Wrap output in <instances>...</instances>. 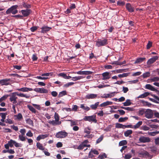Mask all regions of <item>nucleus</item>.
Listing matches in <instances>:
<instances>
[{
	"label": "nucleus",
	"mask_w": 159,
	"mask_h": 159,
	"mask_svg": "<svg viewBox=\"0 0 159 159\" xmlns=\"http://www.w3.org/2000/svg\"><path fill=\"white\" fill-rule=\"evenodd\" d=\"M55 120H49L48 121L49 124L52 125L53 126L59 125L61 124V121L59 120L60 117L58 114L55 112L54 115Z\"/></svg>",
	"instance_id": "1"
},
{
	"label": "nucleus",
	"mask_w": 159,
	"mask_h": 159,
	"mask_svg": "<svg viewBox=\"0 0 159 159\" xmlns=\"http://www.w3.org/2000/svg\"><path fill=\"white\" fill-rule=\"evenodd\" d=\"M18 7L17 5H15L11 6L8 8L6 11L7 14L12 13V14H15L18 13V11L17 8Z\"/></svg>",
	"instance_id": "2"
},
{
	"label": "nucleus",
	"mask_w": 159,
	"mask_h": 159,
	"mask_svg": "<svg viewBox=\"0 0 159 159\" xmlns=\"http://www.w3.org/2000/svg\"><path fill=\"white\" fill-rule=\"evenodd\" d=\"M85 121H88L90 122H93L96 123L97 120L96 119V116L93 115L91 116H85L83 119Z\"/></svg>",
	"instance_id": "3"
},
{
	"label": "nucleus",
	"mask_w": 159,
	"mask_h": 159,
	"mask_svg": "<svg viewBox=\"0 0 159 159\" xmlns=\"http://www.w3.org/2000/svg\"><path fill=\"white\" fill-rule=\"evenodd\" d=\"M139 155L140 157H145L149 159H151L152 157V156L147 152L143 150H142L139 152Z\"/></svg>",
	"instance_id": "4"
},
{
	"label": "nucleus",
	"mask_w": 159,
	"mask_h": 159,
	"mask_svg": "<svg viewBox=\"0 0 159 159\" xmlns=\"http://www.w3.org/2000/svg\"><path fill=\"white\" fill-rule=\"evenodd\" d=\"M107 40L105 39H98L96 41V46L98 47L105 46L107 44Z\"/></svg>",
	"instance_id": "5"
},
{
	"label": "nucleus",
	"mask_w": 159,
	"mask_h": 159,
	"mask_svg": "<svg viewBox=\"0 0 159 159\" xmlns=\"http://www.w3.org/2000/svg\"><path fill=\"white\" fill-rule=\"evenodd\" d=\"M68 133L65 131H61L57 133L56 136L58 138H63L66 137L68 135Z\"/></svg>",
	"instance_id": "6"
},
{
	"label": "nucleus",
	"mask_w": 159,
	"mask_h": 159,
	"mask_svg": "<svg viewBox=\"0 0 159 159\" xmlns=\"http://www.w3.org/2000/svg\"><path fill=\"white\" fill-rule=\"evenodd\" d=\"M145 116L148 119L152 118L153 116V112L151 109H147L145 111Z\"/></svg>",
	"instance_id": "7"
},
{
	"label": "nucleus",
	"mask_w": 159,
	"mask_h": 159,
	"mask_svg": "<svg viewBox=\"0 0 159 159\" xmlns=\"http://www.w3.org/2000/svg\"><path fill=\"white\" fill-rule=\"evenodd\" d=\"M139 141L141 143H148L150 142V140L149 138L143 136L140 137L139 139Z\"/></svg>",
	"instance_id": "8"
},
{
	"label": "nucleus",
	"mask_w": 159,
	"mask_h": 159,
	"mask_svg": "<svg viewBox=\"0 0 159 159\" xmlns=\"http://www.w3.org/2000/svg\"><path fill=\"white\" fill-rule=\"evenodd\" d=\"M103 78L102 80H108L111 78V75L110 73L108 72H105L103 73L102 74Z\"/></svg>",
	"instance_id": "9"
},
{
	"label": "nucleus",
	"mask_w": 159,
	"mask_h": 159,
	"mask_svg": "<svg viewBox=\"0 0 159 159\" xmlns=\"http://www.w3.org/2000/svg\"><path fill=\"white\" fill-rule=\"evenodd\" d=\"M158 57L157 56H154L152 58L148 60L147 62L148 65H150L154 62L158 58Z\"/></svg>",
	"instance_id": "10"
},
{
	"label": "nucleus",
	"mask_w": 159,
	"mask_h": 159,
	"mask_svg": "<svg viewBox=\"0 0 159 159\" xmlns=\"http://www.w3.org/2000/svg\"><path fill=\"white\" fill-rule=\"evenodd\" d=\"M93 154L95 155H98L99 153L95 149H91L89 153V158H92L93 157Z\"/></svg>",
	"instance_id": "11"
},
{
	"label": "nucleus",
	"mask_w": 159,
	"mask_h": 159,
	"mask_svg": "<svg viewBox=\"0 0 159 159\" xmlns=\"http://www.w3.org/2000/svg\"><path fill=\"white\" fill-rule=\"evenodd\" d=\"M21 13L23 14V16L25 17L29 15L31 12L30 9L23 10L20 11Z\"/></svg>",
	"instance_id": "12"
},
{
	"label": "nucleus",
	"mask_w": 159,
	"mask_h": 159,
	"mask_svg": "<svg viewBox=\"0 0 159 159\" xmlns=\"http://www.w3.org/2000/svg\"><path fill=\"white\" fill-rule=\"evenodd\" d=\"M10 79H3L0 80V84L2 85H7L9 84V81Z\"/></svg>",
	"instance_id": "13"
},
{
	"label": "nucleus",
	"mask_w": 159,
	"mask_h": 159,
	"mask_svg": "<svg viewBox=\"0 0 159 159\" xmlns=\"http://www.w3.org/2000/svg\"><path fill=\"white\" fill-rule=\"evenodd\" d=\"M17 90L18 91L23 92H27L29 91H31L33 90V89L27 87H23L20 89H17Z\"/></svg>",
	"instance_id": "14"
},
{
	"label": "nucleus",
	"mask_w": 159,
	"mask_h": 159,
	"mask_svg": "<svg viewBox=\"0 0 159 159\" xmlns=\"http://www.w3.org/2000/svg\"><path fill=\"white\" fill-rule=\"evenodd\" d=\"M41 29V32L44 33L49 31L51 29V28L45 26L42 27Z\"/></svg>",
	"instance_id": "15"
},
{
	"label": "nucleus",
	"mask_w": 159,
	"mask_h": 159,
	"mask_svg": "<svg viewBox=\"0 0 159 159\" xmlns=\"http://www.w3.org/2000/svg\"><path fill=\"white\" fill-rule=\"evenodd\" d=\"M97 96V94L93 93L88 94L86 95L85 98L88 99H94L96 98Z\"/></svg>",
	"instance_id": "16"
},
{
	"label": "nucleus",
	"mask_w": 159,
	"mask_h": 159,
	"mask_svg": "<svg viewBox=\"0 0 159 159\" xmlns=\"http://www.w3.org/2000/svg\"><path fill=\"white\" fill-rule=\"evenodd\" d=\"M126 7L127 10L130 12H133L134 11V8L129 3H127L126 5Z\"/></svg>",
	"instance_id": "17"
},
{
	"label": "nucleus",
	"mask_w": 159,
	"mask_h": 159,
	"mask_svg": "<svg viewBox=\"0 0 159 159\" xmlns=\"http://www.w3.org/2000/svg\"><path fill=\"white\" fill-rule=\"evenodd\" d=\"M48 136V135L46 134L40 135L37 137L36 140L39 141L40 139H44Z\"/></svg>",
	"instance_id": "18"
},
{
	"label": "nucleus",
	"mask_w": 159,
	"mask_h": 159,
	"mask_svg": "<svg viewBox=\"0 0 159 159\" xmlns=\"http://www.w3.org/2000/svg\"><path fill=\"white\" fill-rule=\"evenodd\" d=\"M116 93H117L116 92H112L110 93L106 94L103 97H102L105 98H111V97L113 96Z\"/></svg>",
	"instance_id": "19"
},
{
	"label": "nucleus",
	"mask_w": 159,
	"mask_h": 159,
	"mask_svg": "<svg viewBox=\"0 0 159 159\" xmlns=\"http://www.w3.org/2000/svg\"><path fill=\"white\" fill-rule=\"evenodd\" d=\"M14 118L15 120H20L23 118V116L21 113H19L17 115H14Z\"/></svg>",
	"instance_id": "20"
},
{
	"label": "nucleus",
	"mask_w": 159,
	"mask_h": 159,
	"mask_svg": "<svg viewBox=\"0 0 159 159\" xmlns=\"http://www.w3.org/2000/svg\"><path fill=\"white\" fill-rule=\"evenodd\" d=\"M16 93L15 92L11 94V95L10 96V100L11 102L14 101L17 98V97L16 96Z\"/></svg>",
	"instance_id": "21"
},
{
	"label": "nucleus",
	"mask_w": 159,
	"mask_h": 159,
	"mask_svg": "<svg viewBox=\"0 0 159 159\" xmlns=\"http://www.w3.org/2000/svg\"><path fill=\"white\" fill-rule=\"evenodd\" d=\"M15 93H16V95L20 97H25L27 98H29L30 97V95H26V94H23V93H18L17 92Z\"/></svg>",
	"instance_id": "22"
},
{
	"label": "nucleus",
	"mask_w": 159,
	"mask_h": 159,
	"mask_svg": "<svg viewBox=\"0 0 159 159\" xmlns=\"http://www.w3.org/2000/svg\"><path fill=\"white\" fill-rule=\"evenodd\" d=\"M113 102L110 101H107L104 102L100 105V106L101 107H104L107 105H112Z\"/></svg>",
	"instance_id": "23"
},
{
	"label": "nucleus",
	"mask_w": 159,
	"mask_h": 159,
	"mask_svg": "<svg viewBox=\"0 0 159 159\" xmlns=\"http://www.w3.org/2000/svg\"><path fill=\"white\" fill-rule=\"evenodd\" d=\"M85 77L82 76H78L73 77L72 78L71 80L73 81H76L80 80L81 79L84 78Z\"/></svg>",
	"instance_id": "24"
},
{
	"label": "nucleus",
	"mask_w": 159,
	"mask_h": 159,
	"mask_svg": "<svg viewBox=\"0 0 159 159\" xmlns=\"http://www.w3.org/2000/svg\"><path fill=\"white\" fill-rule=\"evenodd\" d=\"M27 107L29 110L32 112L34 113H36V111L33 107L30 105H28Z\"/></svg>",
	"instance_id": "25"
},
{
	"label": "nucleus",
	"mask_w": 159,
	"mask_h": 159,
	"mask_svg": "<svg viewBox=\"0 0 159 159\" xmlns=\"http://www.w3.org/2000/svg\"><path fill=\"white\" fill-rule=\"evenodd\" d=\"M142 121H139L135 125H133L134 129H136L139 128V127L142 125Z\"/></svg>",
	"instance_id": "26"
},
{
	"label": "nucleus",
	"mask_w": 159,
	"mask_h": 159,
	"mask_svg": "<svg viewBox=\"0 0 159 159\" xmlns=\"http://www.w3.org/2000/svg\"><path fill=\"white\" fill-rule=\"evenodd\" d=\"M80 107L82 109L85 110L86 111H88L90 109L89 107L85 106V105L84 104H80Z\"/></svg>",
	"instance_id": "27"
},
{
	"label": "nucleus",
	"mask_w": 159,
	"mask_h": 159,
	"mask_svg": "<svg viewBox=\"0 0 159 159\" xmlns=\"http://www.w3.org/2000/svg\"><path fill=\"white\" fill-rule=\"evenodd\" d=\"M149 94V93L148 92H145L144 93H143L140 95L138 97V98H143L147 96H148Z\"/></svg>",
	"instance_id": "28"
},
{
	"label": "nucleus",
	"mask_w": 159,
	"mask_h": 159,
	"mask_svg": "<svg viewBox=\"0 0 159 159\" xmlns=\"http://www.w3.org/2000/svg\"><path fill=\"white\" fill-rule=\"evenodd\" d=\"M36 146L37 148L40 150H44V147L43 146L42 144L40 143H37L36 144Z\"/></svg>",
	"instance_id": "29"
},
{
	"label": "nucleus",
	"mask_w": 159,
	"mask_h": 159,
	"mask_svg": "<svg viewBox=\"0 0 159 159\" xmlns=\"http://www.w3.org/2000/svg\"><path fill=\"white\" fill-rule=\"evenodd\" d=\"M145 88L152 91H154L155 90V88L152 86L150 84H146L145 85Z\"/></svg>",
	"instance_id": "30"
},
{
	"label": "nucleus",
	"mask_w": 159,
	"mask_h": 159,
	"mask_svg": "<svg viewBox=\"0 0 159 159\" xmlns=\"http://www.w3.org/2000/svg\"><path fill=\"white\" fill-rule=\"evenodd\" d=\"M67 94V92L66 91L64 90L60 92L58 95V97L60 98L63 96H65Z\"/></svg>",
	"instance_id": "31"
},
{
	"label": "nucleus",
	"mask_w": 159,
	"mask_h": 159,
	"mask_svg": "<svg viewBox=\"0 0 159 159\" xmlns=\"http://www.w3.org/2000/svg\"><path fill=\"white\" fill-rule=\"evenodd\" d=\"M1 114H2L1 116L2 119H1L0 120L2 122H4L7 114L6 113H1Z\"/></svg>",
	"instance_id": "32"
},
{
	"label": "nucleus",
	"mask_w": 159,
	"mask_h": 159,
	"mask_svg": "<svg viewBox=\"0 0 159 159\" xmlns=\"http://www.w3.org/2000/svg\"><path fill=\"white\" fill-rule=\"evenodd\" d=\"M116 127L117 128H125V125H123L122 124L117 123L116 124Z\"/></svg>",
	"instance_id": "33"
},
{
	"label": "nucleus",
	"mask_w": 159,
	"mask_h": 159,
	"mask_svg": "<svg viewBox=\"0 0 159 159\" xmlns=\"http://www.w3.org/2000/svg\"><path fill=\"white\" fill-rule=\"evenodd\" d=\"M123 105L125 106H130L132 103L130 102V100L129 99H127L126 101L123 103Z\"/></svg>",
	"instance_id": "34"
},
{
	"label": "nucleus",
	"mask_w": 159,
	"mask_h": 159,
	"mask_svg": "<svg viewBox=\"0 0 159 159\" xmlns=\"http://www.w3.org/2000/svg\"><path fill=\"white\" fill-rule=\"evenodd\" d=\"M132 133L131 130H128L124 132V135L126 137H128Z\"/></svg>",
	"instance_id": "35"
},
{
	"label": "nucleus",
	"mask_w": 159,
	"mask_h": 159,
	"mask_svg": "<svg viewBox=\"0 0 159 159\" xmlns=\"http://www.w3.org/2000/svg\"><path fill=\"white\" fill-rule=\"evenodd\" d=\"M99 102H97L94 104L90 106V107L93 110L96 109L99 105Z\"/></svg>",
	"instance_id": "36"
},
{
	"label": "nucleus",
	"mask_w": 159,
	"mask_h": 159,
	"mask_svg": "<svg viewBox=\"0 0 159 159\" xmlns=\"http://www.w3.org/2000/svg\"><path fill=\"white\" fill-rule=\"evenodd\" d=\"M25 135H19L18 136L19 139L22 141H24L25 140L26 138L24 136Z\"/></svg>",
	"instance_id": "37"
},
{
	"label": "nucleus",
	"mask_w": 159,
	"mask_h": 159,
	"mask_svg": "<svg viewBox=\"0 0 159 159\" xmlns=\"http://www.w3.org/2000/svg\"><path fill=\"white\" fill-rule=\"evenodd\" d=\"M129 74V73H124L122 74H119L118 75V77L120 78H123L125 77H126L128 76Z\"/></svg>",
	"instance_id": "38"
},
{
	"label": "nucleus",
	"mask_w": 159,
	"mask_h": 159,
	"mask_svg": "<svg viewBox=\"0 0 159 159\" xmlns=\"http://www.w3.org/2000/svg\"><path fill=\"white\" fill-rule=\"evenodd\" d=\"M15 141L12 139H11L8 142V144L9 145V147L11 148H12L13 146L14 145Z\"/></svg>",
	"instance_id": "39"
},
{
	"label": "nucleus",
	"mask_w": 159,
	"mask_h": 159,
	"mask_svg": "<svg viewBox=\"0 0 159 159\" xmlns=\"http://www.w3.org/2000/svg\"><path fill=\"white\" fill-rule=\"evenodd\" d=\"M159 134V131H154L152 132H148V134L149 135L152 136H154L156 134Z\"/></svg>",
	"instance_id": "40"
},
{
	"label": "nucleus",
	"mask_w": 159,
	"mask_h": 159,
	"mask_svg": "<svg viewBox=\"0 0 159 159\" xmlns=\"http://www.w3.org/2000/svg\"><path fill=\"white\" fill-rule=\"evenodd\" d=\"M26 123L30 125H33V121L30 119L28 118L26 120Z\"/></svg>",
	"instance_id": "41"
},
{
	"label": "nucleus",
	"mask_w": 159,
	"mask_h": 159,
	"mask_svg": "<svg viewBox=\"0 0 159 159\" xmlns=\"http://www.w3.org/2000/svg\"><path fill=\"white\" fill-rule=\"evenodd\" d=\"M48 92V90L47 89L44 88H42L40 89V93H47Z\"/></svg>",
	"instance_id": "42"
},
{
	"label": "nucleus",
	"mask_w": 159,
	"mask_h": 159,
	"mask_svg": "<svg viewBox=\"0 0 159 159\" xmlns=\"http://www.w3.org/2000/svg\"><path fill=\"white\" fill-rule=\"evenodd\" d=\"M90 130L91 129L89 127H87L84 128V132L85 133L89 134L90 133Z\"/></svg>",
	"instance_id": "43"
},
{
	"label": "nucleus",
	"mask_w": 159,
	"mask_h": 159,
	"mask_svg": "<svg viewBox=\"0 0 159 159\" xmlns=\"http://www.w3.org/2000/svg\"><path fill=\"white\" fill-rule=\"evenodd\" d=\"M127 142L126 140H122L119 143V146H122L127 144Z\"/></svg>",
	"instance_id": "44"
},
{
	"label": "nucleus",
	"mask_w": 159,
	"mask_h": 159,
	"mask_svg": "<svg viewBox=\"0 0 159 159\" xmlns=\"http://www.w3.org/2000/svg\"><path fill=\"white\" fill-rule=\"evenodd\" d=\"M145 59V58H142L137 59L135 62V63H141Z\"/></svg>",
	"instance_id": "45"
},
{
	"label": "nucleus",
	"mask_w": 159,
	"mask_h": 159,
	"mask_svg": "<svg viewBox=\"0 0 159 159\" xmlns=\"http://www.w3.org/2000/svg\"><path fill=\"white\" fill-rule=\"evenodd\" d=\"M84 147H85V144H83V143H82L78 146L77 149L79 150H82L83 149Z\"/></svg>",
	"instance_id": "46"
},
{
	"label": "nucleus",
	"mask_w": 159,
	"mask_h": 159,
	"mask_svg": "<svg viewBox=\"0 0 159 159\" xmlns=\"http://www.w3.org/2000/svg\"><path fill=\"white\" fill-rule=\"evenodd\" d=\"M75 84V83L74 82H69L67 83L64 84V87H68L72 85Z\"/></svg>",
	"instance_id": "47"
},
{
	"label": "nucleus",
	"mask_w": 159,
	"mask_h": 159,
	"mask_svg": "<svg viewBox=\"0 0 159 159\" xmlns=\"http://www.w3.org/2000/svg\"><path fill=\"white\" fill-rule=\"evenodd\" d=\"M23 7L29 8L30 7V5L27 4L25 2H23L21 5V8H22Z\"/></svg>",
	"instance_id": "48"
},
{
	"label": "nucleus",
	"mask_w": 159,
	"mask_h": 159,
	"mask_svg": "<svg viewBox=\"0 0 159 159\" xmlns=\"http://www.w3.org/2000/svg\"><path fill=\"white\" fill-rule=\"evenodd\" d=\"M32 105L35 107L36 109L39 110H40L41 109V107L40 105H38L35 104H32Z\"/></svg>",
	"instance_id": "49"
},
{
	"label": "nucleus",
	"mask_w": 159,
	"mask_h": 159,
	"mask_svg": "<svg viewBox=\"0 0 159 159\" xmlns=\"http://www.w3.org/2000/svg\"><path fill=\"white\" fill-rule=\"evenodd\" d=\"M128 118L127 117H125L124 118L120 117V118L118 120V121L119 122H123L125 121L126 120L128 119Z\"/></svg>",
	"instance_id": "50"
},
{
	"label": "nucleus",
	"mask_w": 159,
	"mask_h": 159,
	"mask_svg": "<svg viewBox=\"0 0 159 159\" xmlns=\"http://www.w3.org/2000/svg\"><path fill=\"white\" fill-rule=\"evenodd\" d=\"M8 96L9 95H4L0 98V100L2 102L5 100Z\"/></svg>",
	"instance_id": "51"
},
{
	"label": "nucleus",
	"mask_w": 159,
	"mask_h": 159,
	"mask_svg": "<svg viewBox=\"0 0 159 159\" xmlns=\"http://www.w3.org/2000/svg\"><path fill=\"white\" fill-rule=\"evenodd\" d=\"M14 145L16 148L21 147L22 146V144L21 143H18L15 141Z\"/></svg>",
	"instance_id": "52"
},
{
	"label": "nucleus",
	"mask_w": 159,
	"mask_h": 159,
	"mask_svg": "<svg viewBox=\"0 0 159 159\" xmlns=\"http://www.w3.org/2000/svg\"><path fill=\"white\" fill-rule=\"evenodd\" d=\"M150 75V73L149 72H146L143 74V77L144 78H145L149 77Z\"/></svg>",
	"instance_id": "53"
},
{
	"label": "nucleus",
	"mask_w": 159,
	"mask_h": 159,
	"mask_svg": "<svg viewBox=\"0 0 159 159\" xmlns=\"http://www.w3.org/2000/svg\"><path fill=\"white\" fill-rule=\"evenodd\" d=\"M145 111L144 109L140 110L139 112V115L140 116H142L144 113L145 114Z\"/></svg>",
	"instance_id": "54"
},
{
	"label": "nucleus",
	"mask_w": 159,
	"mask_h": 159,
	"mask_svg": "<svg viewBox=\"0 0 159 159\" xmlns=\"http://www.w3.org/2000/svg\"><path fill=\"white\" fill-rule=\"evenodd\" d=\"M149 129V128L146 125H143L141 127V129L144 131L148 130Z\"/></svg>",
	"instance_id": "55"
},
{
	"label": "nucleus",
	"mask_w": 159,
	"mask_h": 159,
	"mask_svg": "<svg viewBox=\"0 0 159 159\" xmlns=\"http://www.w3.org/2000/svg\"><path fill=\"white\" fill-rule=\"evenodd\" d=\"M36 78L41 80H46L48 79V77H42L40 76H37L35 77Z\"/></svg>",
	"instance_id": "56"
},
{
	"label": "nucleus",
	"mask_w": 159,
	"mask_h": 159,
	"mask_svg": "<svg viewBox=\"0 0 159 159\" xmlns=\"http://www.w3.org/2000/svg\"><path fill=\"white\" fill-rule=\"evenodd\" d=\"M132 157V155L130 153L125 154L124 158L125 159H129Z\"/></svg>",
	"instance_id": "57"
},
{
	"label": "nucleus",
	"mask_w": 159,
	"mask_h": 159,
	"mask_svg": "<svg viewBox=\"0 0 159 159\" xmlns=\"http://www.w3.org/2000/svg\"><path fill=\"white\" fill-rule=\"evenodd\" d=\"M138 81L139 80L138 79H136L133 80L129 81L128 82L130 84H132L137 83L138 82Z\"/></svg>",
	"instance_id": "58"
},
{
	"label": "nucleus",
	"mask_w": 159,
	"mask_h": 159,
	"mask_svg": "<svg viewBox=\"0 0 159 159\" xmlns=\"http://www.w3.org/2000/svg\"><path fill=\"white\" fill-rule=\"evenodd\" d=\"M58 75L60 76H61L64 78L66 79L67 75H66L64 73H60Z\"/></svg>",
	"instance_id": "59"
},
{
	"label": "nucleus",
	"mask_w": 159,
	"mask_h": 159,
	"mask_svg": "<svg viewBox=\"0 0 159 159\" xmlns=\"http://www.w3.org/2000/svg\"><path fill=\"white\" fill-rule=\"evenodd\" d=\"M152 43L150 41H148V43L147 44V49H149L152 46Z\"/></svg>",
	"instance_id": "60"
},
{
	"label": "nucleus",
	"mask_w": 159,
	"mask_h": 159,
	"mask_svg": "<svg viewBox=\"0 0 159 159\" xmlns=\"http://www.w3.org/2000/svg\"><path fill=\"white\" fill-rule=\"evenodd\" d=\"M103 139V136H101L96 141V143H99L101 142Z\"/></svg>",
	"instance_id": "61"
},
{
	"label": "nucleus",
	"mask_w": 159,
	"mask_h": 159,
	"mask_svg": "<svg viewBox=\"0 0 159 159\" xmlns=\"http://www.w3.org/2000/svg\"><path fill=\"white\" fill-rule=\"evenodd\" d=\"M5 122L6 123L9 124H11L13 123L12 121L10 119H8L6 120Z\"/></svg>",
	"instance_id": "62"
},
{
	"label": "nucleus",
	"mask_w": 159,
	"mask_h": 159,
	"mask_svg": "<svg viewBox=\"0 0 159 159\" xmlns=\"http://www.w3.org/2000/svg\"><path fill=\"white\" fill-rule=\"evenodd\" d=\"M26 136L30 137H31L33 136V133L31 132L30 130H29L26 134Z\"/></svg>",
	"instance_id": "63"
},
{
	"label": "nucleus",
	"mask_w": 159,
	"mask_h": 159,
	"mask_svg": "<svg viewBox=\"0 0 159 159\" xmlns=\"http://www.w3.org/2000/svg\"><path fill=\"white\" fill-rule=\"evenodd\" d=\"M151 80L152 81H159V77H155L151 79Z\"/></svg>",
	"instance_id": "64"
}]
</instances>
